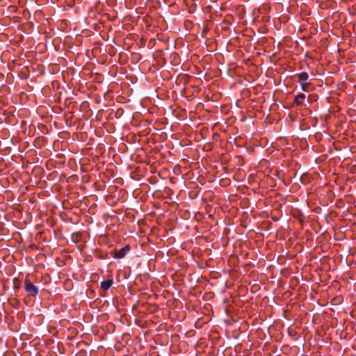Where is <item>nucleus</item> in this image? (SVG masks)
I'll return each mask as SVG.
<instances>
[{"label":"nucleus","mask_w":356,"mask_h":356,"mask_svg":"<svg viewBox=\"0 0 356 356\" xmlns=\"http://www.w3.org/2000/svg\"><path fill=\"white\" fill-rule=\"evenodd\" d=\"M112 284H113V280L108 279V280L102 282L101 287L104 291H107L108 289H110V287L111 286Z\"/></svg>","instance_id":"obj_4"},{"label":"nucleus","mask_w":356,"mask_h":356,"mask_svg":"<svg viewBox=\"0 0 356 356\" xmlns=\"http://www.w3.org/2000/svg\"><path fill=\"white\" fill-rule=\"evenodd\" d=\"M21 284H22V282L19 279H17V278L13 279V284H14L13 288L15 290H18L20 288Z\"/></svg>","instance_id":"obj_6"},{"label":"nucleus","mask_w":356,"mask_h":356,"mask_svg":"<svg viewBox=\"0 0 356 356\" xmlns=\"http://www.w3.org/2000/svg\"><path fill=\"white\" fill-rule=\"evenodd\" d=\"M300 84H301V86H302V89L304 91H308L309 90V88L311 86V83L309 82L301 83Z\"/></svg>","instance_id":"obj_7"},{"label":"nucleus","mask_w":356,"mask_h":356,"mask_svg":"<svg viewBox=\"0 0 356 356\" xmlns=\"http://www.w3.org/2000/svg\"><path fill=\"white\" fill-rule=\"evenodd\" d=\"M296 76L298 77V79H299L298 81L300 83L306 82V81L309 79V75L307 72H302V73L298 74Z\"/></svg>","instance_id":"obj_5"},{"label":"nucleus","mask_w":356,"mask_h":356,"mask_svg":"<svg viewBox=\"0 0 356 356\" xmlns=\"http://www.w3.org/2000/svg\"><path fill=\"white\" fill-rule=\"evenodd\" d=\"M130 247L127 245L118 250L114 252L113 257L115 259H122L129 252Z\"/></svg>","instance_id":"obj_2"},{"label":"nucleus","mask_w":356,"mask_h":356,"mask_svg":"<svg viewBox=\"0 0 356 356\" xmlns=\"http://www.w3.org/2000/svg\"><path fill=\"white\" fill-rule=\"evenodd\" d=\"M305 99V95L304 93H301L298 95L294 99V103L297 106H302L303 105V100Z\"/></svg>","instance_id":"obj_3"},{"label":"nucleus","mask_w":356,"mask_h":356,"mask_svg":"<svg viewBox=\"0 0 356 356\" xmlns=\"http://www.w3.org/2000/svg\"><path fill=\"white\" fill-rule=\"evenodd\" d=\"M25 291L31 296H36L38 293V288L29 280L25 282Z\"/></svg>","instance_id":"obj_1"}]
</instances>
